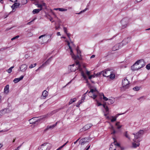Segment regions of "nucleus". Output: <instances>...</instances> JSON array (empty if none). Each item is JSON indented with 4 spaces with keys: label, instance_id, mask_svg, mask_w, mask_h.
Segmentation results:
<instances>
[{
    "label": "nucleus",
    "instance_id": "nucleus-1",
    "mask_svg": "<svg viewBox=\"0 0 150 150\" xmlns=\"http://www.w3.org/2000/svg\"><path fill=\"white\" fill-rule=\"evenodd\" d=\"M88 94L90 97L94 99H95L98 96H100V98H102V97L103 96V98L104 100L107 101L108 99V98L104 96L103 93H98L96 89H91L90 91L88 92Z\"/></svg>",
    "mask_w": 150,
    "mask_h": 150
},
{
    "label": "nucleus",
    "instance_id": "nucleus-2",
    "mask_svg": "<svg viewBox=\"0 0 150 150\" xmlns=\"http://www.w3.org/2000/svg\"><path fill=\"white\" fill-rule=\"evenodd\" d=\"M144 132L143 130H140L136 134L134 133H133V134L134 136V138L133 140L134 142L133 143V145L134 147H136L139 146V141L138 138L141 137L142 136Z\"/></svg>",
    "mask_w": 150,
    "mask_h": 150
},
{
    "label": "nucleus",
    "instance_id": "nucleus-3",
    "mask_svg": "<svg viewBox=\"0 0 150 150\" xmlns=\"http://www.w3.org/2000/svg\"><path fill=\"white\" fill-rule=\"evenodd\" d=\"M67 42V45L69 46V48L70 49V55H71L72 58L74 60H76L77 58L79 59H81V51L79 49H77V56H76L73 53L71 47L70 46V43L68 41H66Z\"/></svg>",
    "mask_w": 150,
    "mask_h": 150
},
{
    "label": "nucleus",
    "instance_id": "nucleus-4",
    "mask_svg": "<svg viewBox=\"0 0 150 150\" xmlns=\"http://www.w3.org/2000/svg\"><path fill=\"white\" fill-rule=\"evenodd\" d=\"M114 142L112 143L110 145V150H122V148L120 146V144L118 143L115 139L113 138Z\"/></svg>",
    "mask_w": 150,
    "mask_h": 150
},
{
    "label": "nucleus",
    "instance_id": "nucleus-5",
    "mask_svg": "<svg viewBox=\"0 0 150 150\" xmlns=\"http://www.w3.org/2000/svg\"><path fill=\"white\" fill-rule=\"evenodd\" d=\"M102 73V74L104 76L110 77L111 79H114L115 77V75L112 73V70H105L104 71L101 72Z\"/></svg>",
    "mask_w": 150,
    "mask_h": 150
},
{
    "label": "nucleus",
    "instance_id": "nucleus-6",
    "mask_svg": "<svg viewBox=\"0 0 150 150\" xmlns=\"http://www.w3.org/2000/svg\"><path fill=\"white\" fill-rule=\"evenodd\" d=\"M51 146L50 144L45 143L39 147L38 150H50Z\"/></svg>",
    "mask_w": 150,
    "mask_h": 150
},
{
    "label": "nucleus",
    "instance_id": "nucleus-7",
    "mask_svg": "<svg viewBox=\"0 0 150 150\" xmlns=\"http://www.w3.org/2000/svg\"><path fill=\"white\" fill-rule=\"evenodd\" d=\"M37 118V117H35L29 120L28 121L30 123V124H33L36 125H38L39 123L40 120V119H38Z\"/></svg>",
    "mask_w": 150,
    "mask_h": 150
},
{
    "label": "nucleus",
    "instance_id": "nucleus-8",
    "mask_svg": "<svg viewBox=\"0 0 150 150\" xmlns=\"http://www.w3.org/2000/svg\"><path fill=\"white\" fill-rule=\"evenodd\" d=\"M76 65L78 66V69H79V70L81 71V75L84 78V79L87 80V77L84 74L83 71L82 70V68H81V65L79 64V62H76Z\"/></svg>",
    "mask_w": 150,
    "mask_h": 150
},
{
    "label": "nucleus",
    "instance_id": "nucleus-9",
    "mask_svg": "<svg viewBox=\"0 0 150 150\" xmlns=\"http://www.w3.org/2000/svg\"><path fill=\"white\" fill-rule=\"evenodd\" d=\"M129 82L126 78H124L122 80V87L125 89H127L129 87Z\"/></svg>",
    "mask_w": 150,
    "mask_h": 150
},
{
    "label": "nucleus",
    "instance_id": "nucleus-10",
    "mask_svg": "<svg viewBox=\"0 0 150 150\" xmlns=\"http://www.w3.org/2000/svg\"><path fill=\"white\" fill-rule=\"evenodd\" d=\"M90 140L89 138H84L81 139L79 141V143L82 146L86 143H88Z\"/></svg>",
    "mask_w": 150,
    "mask_h": 150
},
{
    "label": "nucleus",
    "instance_id": "nucleus-11",
    "mask_svg": "<svg viewBox=\"0 0 150 150\" xmlns=\"http://www.w3.org/2000/svg\"><path fill=\"white\" fill-rule=\"evenodd\" d=\"M128 22V19L127 18L123 19L121 21V23L122 25L123 28H125L127 26Z\"/></svg>",
    "mask_w": 150,
    "mask_h": 150
},
{
    "label": "nucleus",
    "instance_id": "nucleus-12",
    "mask_svg": "<svg viewBox=\"0 0 150 150\" xmlns=\"http://www.w3.org/2000/svg\"><path fill=\"white\" fill-rule=\"evenodd\" d=\"M138 66L140 67V69L143 67L145 65V63L143 59H140L137 61Z\"/></svg>",
    "mask_w": 150,
    "mask_h": 150
},
{
    "label": "nucleus",
    "instance_id": "nucleus-13",
    "mask_svg": "<svg viewBox=\"0 0 150 150\" xmlns=\"http://www.w3.org/2000/svg\"><path fill=\"white\" fill-rule=\"evenodd\" d=\"M10 110L8 109L5 108L0 110V116L1 117L6 113H9Z\"/></svg>",
    "mask_w": 150,
    "mask_h": 150
},
{
    "label": "nucleus",
    "instance_id": "nucleus-14",
    "mask_svg": "<svg viewBox=\"0 0 150 150\" xmlns=\"http://www.w3.org/2000/svg\"><path fill=\"white\" fill-rule=\"evenodd\" d=\"M93 125L92 124H88L85 125L82 129H80V131L82 132L83 131L86 130L90 128Z\"/></svg>",
    "mask_w": 150,
    "mask_h": 150
},
{
    "label": "nucleus",
    "instance_id": "nucleus-15",
    "mask_svg": "<svg viewBox=\"0 0 150 150\" xmlns=\"http://www.w3.org/2000/svg\"><path fill=\"white\" fill-rule=\"evenodd\" d=\"M131 69L133 71H135L140 69V67L138 66L137 62H136L133 66H131Z\"/></svg>",
    "mask_w": 150,
    "mask_h": 150
},
{
    "label": "nucleus",
    "instance_id": "nucleus-16",
    "mask_svg": "<svg viewBox=\"0 0 150 150\" xmlns=\"http://www.w3.org/2000/svg\"><path fill=\"white\" fill-rule=\"evenodd\" d=\"M95 100L98 106L103 105V108L105 109L106 112H108L109 110L108 108V106L106 105L105 104H104L102 105L101 103L99 102L96 99H95Z\"/></svg>",
    "mask_w": 150,
    "mask_h": 150
},
{
    "label": "nucleus",
    "instance_id": "nucleus-17",
    "mask_svg": "<svg viewBox=\"0 0 150 150\" xmlns=\"http://www.w3.org/2000/svg\"><path fill=\"white\" fill-rule=\"evenodd\" d=\"M122 46V43H119L116 45L112 48L113 51H115L118 50L119 48L121 47Z\"/></svg>",
    "mask_w": 150,
    "mask_h": 150
},
{
    "label": "nucleus",
    "instance_id": "nucleus-18",
    "mask_svg": "<svg viewBox=\"0 0 150 150\" xmlns=\"http://www.w3.org/2000/svg\"><path fill=\"white\" fill-rule=\"evenodd\" d=\"M75 64L70 65L68 67L69 70L71 71H75L76 70V67Z\"/></svg>",
    "mask_w": 150,
    "mask_h": 150
},
{
    "label": "nucleus",
    "instance_id": "nucleus-19",
    "mask_svg": "<svg viewBox=\"0 0 150 150\" xmlns=\"http://www.w3.org/2000/svg\"><path fill=\"white\" fill-rule=\"evenodd\" d=\"M20 71L24 72H25L27 69V66L25 64H23L20 67Z\"/></svg>",
    "mask_w": 150,
    "mask_h": 150
},
{
    "label": "nucleus",
    "instance_id": "nucleus-20",
    "mask_svg": "<svg viewBox=\"0 0 150 150\" xmlns=\"http://www.w3.org/2000/svg\"><path fill=\"white\" fill-rule=\"evenodd\" d=\"M131 40V37L127 38L125 39L121 43L122 44L125 45L129 42Z\"/></svg>",
    "mask_w": 150,
    "mask_h": 150
},
{
    "label": "nucleus",
    "instance_id": "nucleus-21",
    "mask_svg": "<svg viewBox=\"0 0 150 150\" xmlns=\"http://www.w3.org/2000/svg\"><path fill=\"white\" fill-rule=\"evenodd\" d=\"M48 95V92L44 90L42 92V96L40 97L41 99H45L47 97Z\"/></svg>",
    "mask_w": 150,
    "mask_h": 150
},
{
    "label": "nucleus",
    "instance_id": "nucleus-22",
    "mask_svg": "<svg viewBox=\"0 0 150 150\" xmlns=\"http://www.w3.org/2000/svg\"><path fill=\"white\" fill-rule=\"evenodd\" d=\"M57 122H56L54 124L50 126H48L46 129H45V131H46L49 129H52L54 128L57 125Z\"/></svg>",
    "mask_w": 150,
    "mask_h": 150
},
{
    "label": "nucleus",
    "instance_id": "nucleus-23",
    "mask_svg": "<svg viewBox=\"0 0 150 150\" xmlns=\"http://www.w3.org/2000/svg\"><path fill=\"white\" fill-rule=\"evenodd\" d=\"M24 77V76H21L19 78H17L13 80V81L15 83H16L22 79Z\"/></svg>",
    "mask_w": 150,
    "mask_h": 150
},
{
    "label": "nucleus",
    "instance_id": "nucleus-24",
    "mask_svg": "<svg viewBox=\"0 0 150 150\" xmlns=\"http://www.w3.org/2000/svg\"><path fill=\"white\" fill-rule=\"evenodd\" d=\"M20 4L19 3H15L13 5L11 6L13 10L15 8H17L20 5Z\"/></svg>",
    "mask_w": 150,
    "mask_h": 150
},
{
    "label": "nucleus",
    "instance_id": "nucleus-25",
    "mask_svg": "<svg viewBox=\"0 0 150 150\" xmlns=\"http://www.w3.org/2000/svg\"><path fill=\"white\" fill-rule=\"evenodd\" d=\"M9 86L6 85L4 88V92L5 93L7 94L9 92Z\"/></svg>",
    "mask_w": 150,
    "mask_h": 150
},
{
    "label": "nucleus",
    "instance_id": "nucleus-26",
    "mask_svg": "<svg viewBox=\"0 0 150 150\" xmlns=\"http://www.w3.org/2000/svg\"><path fill=\"white\" fill-rule=\"evenodd\" d=\"M85 95H83L82 96L81 100L79 101V105H80L84 102V100L85 99Z\"/></svg>",
    "mask_w": 150,
    "mask_h": 150
},
{
    "label": "nucleus",
    "instance_id": "nucleus-27",
    "mask_svg": "<svg viewBox=\"0 0 150 150\" xmlns=\"http://www.w3.org/2000/svg\"><path fill=\"white\" fill-rule=\"evenodd\" d=\"M108 103L109 104H112L114 101V99L113 98H111V99H108Z\"/></svg>",
    "mask_w": 150,
    "mask_h": 150
},
{
    "label": "nucleus",
    "instance_id": "nucleus-28",
    "mask_svg": "<svg viewBox=\"0 0 150 150\" xmlns=\"http://www.w3.org/2000/svg\"><path fill=\"white\" fill-rule=\"evenodd\" d=\"M41 10V9H35L33 10V14H35L38 13Z\"/></svg>",
    "mask_w": 150,
    "mask_h": 150
},
{
    "label": "nucleus",
    "instance_id": "nucleus-29",
    "mask_svg": "<svg viewBox=\"0 0 150 150\" xmlns=\"http://www.w3.org/2000/svg\"><path fill=\"white\" fill-rule=\"evenodd\" d=\"M145 99V97L144 96H143L137 98V99L140 102H142Z\"/></svg>",
    "mask_w": 150,
    "mask_h": 150
},
{
    "label": "nucleus",
    "instance_id": "nucleus-30",
    "mask_svg": "<svg viewBox=\"0 0 150 150\" xmlns=\"http://www.w3.org/2000/svg\"><path fill=\"white\" fill-rule=\"evenodd\" d=\"M120 115V114H119V115H117L116 116H115V117L112 116V119L111 120V122H114L116 120L117 118V117L118 115Z\"/></svg>",
    "mask_w": 150,
    "mask_h": 150
},
{
    "label": "nucleus",
    "instance_id": "nucleus-31",
    "mask_svg": "<svg viewBox=\"0 0 150 150\" xmlns=\"http://www.w3.org/2000/svg\"><path fill=\"white\" fill-rule=\"evenodd\" d=\"M119 122H117L115 124V125L117 127V129H119L121 128L122 125L120 124Z\"/></svg>",
    "mask_w": 150,
    "mask_h": 150
},
{
    "label": "nucleus",
    "instance_id": "nucleus-32",
    "mask_svg": "<svg viewBox=\"0 0 150 150\" xmlns=\"http://www.w3.org/2000/svg\"><path fill=\"white\" fill-rule=\"evenodd\" d=\"M76 101V98H74L73 99H71L69 102V104H71L73 103Z\"/></svg>",
    "mask_w": 150,
    "mask_h": 150
},
{
    "label": "nucleus",
    "instance_id": "nucleus-33",
    "mask_svg": "<svg viewBox=\"0 0 150 150\" xmlns=\"http://www.w3.org/2000/svg\"><path fill=\"white\" fill-rule=\"evenodd\" d=\"M37 65L36 63H35L34 64H31L29 66V68L30 69H32L34 67H35Z\"/></svg>",
    "mask_w": 150,
    "mask_h": 150
},
{
    "label": "nucleus",
    "instance_id": "nucleus-34",
    "mask_svg": "<svg viewBox=\"0 0 150 150\" xmlns=\"http://www.w3.org/2000/svg\"><path fill=\"white\" fill-rule=\"evenodd\" d=\"M49 59H48L47 61L45 62L40 67H41V68H42L46 66L47 64H48L47 62L49 60Z\"/></svg>",
    "mask_w": 150,
    "mask_h": 150
},
{
    "label": "nucleus",
    "instance_id": "nucleus-35",
    "mask_svg": "<svg viewBox=\"0 0 150 150\" xmlns=\"http://www.w3.org/2000/svg\"><path fill=\"white\" fill-rule=\"evenodd\" d=\"M45 5V3H43V4H37V6L38 7L40 8V9H41V10L42 9V6L43 5Z\"/></svg>",
    "mask_w": 150,
    "mask_h": 150
},
{
    "label": "nucleus",
    "instance_id": "nucleus-36",
    "mask_svg": "<svg viewBox=\"0 0 150 150\" xmlns=\"http://www.w3.org/2000/svg\"><path fill=\"white\" fill-rule=\"evenodd\" d=\"M13 67H14L13 66L11 67L9 69H8L7 70V72L9 73H11L12 71V69L13 68Z\"/></svg>",
    "mask_w": 150,
    "mask_h": 150
},
{
    "label": "nucleus",
    "instance_id": "nucleus-37",
    "mask_svg": "<svg viewBox=\"0 0 150 150\" xmlns=\"http://www.w3.org/2000/svg\"><path fill=\"white\" fill-rule=\"evenodd\" d=\"M140 87L138 86H136L134 87L133 88V89L135 91H139L140 89Z\"/></svg>",
    "mask_w": 150,
    "mask_h": 150
},
{
    "label": "nucleus",
    "instance_id": "nucleus-38",
    "mask_svg": "<svg viewBox=\"0 0 150 150\" xmlns=\"http://www.w3.org/2000/svg\"><path fill=\"white\" fill-rule=\"evenodd\" d=\"M124 135L127 138H128L129 139H130V137L128 135V134H127V132L126 131L125 133H124Z\"/></svg>",
    "mask_w": 150,
    "mask_h": 150
},
{
    "label": "nucleus",
    "instance_id": "nucleus-39",
    "mask_svg": "<svg viewBox=\"0 0 150 150\" xmlns=\"http://www.w3.org/2000/svg\"><path fill=\"white\" fill-rule=\"evenodd\" d=\"M67 9L62 8H59V11H67Z\"/></svg>",
    "mask_w": 150,
    "mask_h": 150
},
{
    "label": "nucleus",
    "instance_id": "nucleus-40",
    "mask_svg": "<svg viewBox=\"0 0 150 150\" xmlns=\"http://www.w3.org/2000/svg\"><path fill=\"white\" fill-rule=\"evenodd\" d=\"M146 68L148 70L150 69V63L147 64L146 67Z\"/></svg>",
    "mask_w": 150,
    "mask_h": 150
},
{
    "label": "nucleus",
    "instance_id": "nucleus-41",
    "mask_svg": "<svg viewBox=\"0 0 150 150\" xmlns=\"http://www.w3.org/2000/svg\"><path fill=\"white\" fill-rule=\"evenodd\" d=\"M8 47H3L0 49V51H3L4 50H6Z\"/></svg>",
    "mask_w": 150,
    "mask_h": 150
},
{
    "label": "nucleus",
    "instance_id": "nucleus-42",
    "mask_svg": "<svg viewBox=\"0 0 150 150\" xmlns=\"http://www.w3.org/2000/svg\"><path fill=\"white\" fill-rule=\"evenodd\" d=\"M87 9H88V8H85L83 10L81 11L78 14H81V13H82L83 12H84L86 11Z\"/></svg>",
    "mask_w": 150,
    "mask_h": 150
},
{
    "label": "nucleus",
    "instance_id": "nucleus-43",
    "mask_svg": "<svg viewBox=\"0 0 150 150\" xmlns=\"http://www.w3.org/2000/svg\"><path fill=\"white\" fill-rule=\"evenodd\" d=\"M19 37V36L18 35H17L16 37H15L12 38H11V40H15V39H17Z\"/></svg>",
    "mask_w": 150,
    "mask_h": 150
},
{
    "label": "nucleus",
    "instance_id": "nucleus-44",
    "mask_svg": "<svg viewBox=\"0 0 150 150\" xmlns=\"http://www.w3.org/2000/svg\"><path fill=\"white\" fill-rule=\"evenodd\" d=\"M46 36V35H42L40 36L39 37V38L40 39L41 38H43L44 37V39H45V37Z\"/></svg>",
    "mask_w": 150,
    "mask_h": 150
},
{
    "label": "nucleus",
    "instance_id": "nucleus-45",
    "mask_svg": "<svg viewBox=\"0 0 150 150\" xmlns=\"http://www.w3.org/2000/svg\"><path fill=\"white\" fill-rule=\"evenodd\" d=\"M95 77V76L94 75H92L90 76H89V79H91L94 78Z\"/></svg>",
    "mask_w": 150,
    "mask_h": 150
},
{
    "label": "nucleus",
    "instance_id": "nucleus-46",
    "mask_svg": "<svg viewBox=\"0 0 150 150\" xmlns=\"http://www.w3.org/2000/svg\"><path fill=\"white\" fill-rule=\"evenodd\" d=\"M64 30L65 33L66 34L67 33V29L66 28L64 27Z\"/></svg>",
    "mask_w": 150,
    "mask_h": 150
},
{
    "label": "nucleus",
    "instance_id": "nucleus-47",
    "mask_svg": "<svg viewBox=\"0 0 150 150\" xmlns=\"http://www.w3.org/2000/svg\"><path fill=\"white\" fill-rule=\"evenodd\" d=\"M68 141H67L64 144H63L62 146H60V148H63V147L68 143Z\"/></svg>",
    "mask_w": 150,
    "mask_h": 150
},
{
    "label": "nucleus",
    "instance_id": "nucleus-48",
    "mask_svg": "<svg viewBox=\"0 0 150 150\" xmlns=\"http://www.w3.org/2000/svg\"><path fill=\"white\" fill-rule=\"evenodd\" d=\"M112 132L111 133V134H114L116 133V131L115 129H114V130H112Z\"/></svg>",
    "mask_w": 150,
    "mask_h": 150
},
{
    "label": "nucleus",
    "instance_id": "nucleus-49",
    "mask_svg": "<svg viewBox=\"0 0 150 150\" xmlns=\"http://www.w3.org/2000/svg\"><path fill=\"white\" fill-rule=\"evenodd\" d=\"M86 74L88 75V76H89L90 74V72L89 71H86Z\"/></svg>",
    "mask_w": 150,
    "mask_h": 150
},
{
    "label": "nucleus",
    "instance_id": "nucleus-50",
    "mask_svg": "<svg viewBox=\"0 0 150 150\" xmlns=\"http://www.w3.org/2000/svg\"><path fill=\"white\" fill-rule=\"evenodd\" d=\"M102 74V73H101V72H99V73H98L96 75L97 76H99V75H100V74Z\"/></svg>",
    "mask_w": 150,
    "mask_h": 150
},
{
    "label": "nucleus",
    "instance_id": "nucleus-51",
    "mask_svg": "<svg viewBox=\"0 0 150 150\" xmlns=\"http://www.w3.org/2000/svg\"><path fill=\"white\" fill-rule=\"evenodd\" d=\"M67 36L68 37V38H69V39L70 38V34H69V33H66Z\"/></svg>",
    "mask_w": 150,
    "mask_h": 150
},
{
    "label": "nucleus",
    "instance_id": "nucleus-52",
    "mask_svg": "<svg viewBox=\"0 0 150 150\" xmlns=\"http://www.w3.org/2000/svg\"><path fill=\"white\" fill-rule=\"evenodd\" d=\"M110 129H111V130H114V127L112 126H111V127H110Z\"/></svg>",
    "mask_w": 150,
    "mask_h": 150
},
{
    "label": "nucleus",
    "instance_id": "nucleus-53",
    "mask_svg": "<svg viewBox=\"0 0 150 150\" xmlns=\"http://www.w3.org/2000/svg\"><path fill=\"white\" fill-rule=\"evenodd\" d=\"M72 80H71L70 82H69V83H68L67 84H66V86H65L64 87H65L67 85H68L69 84H70V83H71V81H72Z\"/></svg>",
    "mask_w": 150,
    "mask_h": 150
},
{
    "label": "nucleus",
    "instance_id": "nucleus-54",
    "mask_svg": "<svg viewBox=\"0 0 150 150\" xmlns=\"http://www.w3.org/2000/svg\"><path fill=\"white\" fill-rule=\"evenodd\" d=\"M57 35L58 36V35H61V34H60V33L59 32H57Z\"/></svg>",
    "mask_w": 150,
    "mask_h": 150
},
{
    "label": "nucleus",
    "instance_id": "nucleus-55",
    "mask_svg": "<svg viewBox=\"0 0 150 150\" xmlns=\"http://www.w3.org/2000/svg\"><path fill=\"white\" fill-rule=\"evenodd\" d=\"M17 0H10V1L12 2H15Z\"/></svg>",
    "mask_w": 150,
    "mask_h": 150
},
{
    "label": "nucleus",
    "instance_id": "nucleus-56",
    "mask_svg": "<svg viewBox=\"0 0 150 150\" xmlns=\"http://www.w3.org/2000/svg\"><path fill=\"white\" fill-rule=\"evenodd\" d=\"M80 138L78 139L77 140H76L75 142H74V144H75L76 143L78 142V141H79Z\"/></svg>",
    "mask_w": 150,
    "mask_h": 150
},
{
    "label": "nucleus",
    "instance_id": "nucleus-57",
    "mask_svg": "<svg viewBox=\"0 0 150 150\" xmlns=\"http://www.w3.org/2000/svg\"><path fill=\"white\" fill-rule=\"evenodd\" d=\"M95 57V55H93L91 56V58H94Z\"/></svg>",
    "mask_w": 150,
    "mask_h": 150
},
{
    "label": "nucleus",
    "instance_id": "nucleus-58",
    "mask_svg": "<svg viewBox=\"0 0 150 150\" xmlns=\"http://www.w3.org/2000/svg\"><path fill=\"white\" fill-rule=\"evenodd\" d=\"M59 8H54V10H59Z\"/></svg>",
    "mask_w": 150,
    "mask_h": 150
},
{
    "label": "nucleus",
    "instance_id": "nucleus-59",
    "mask_svg": "<svg viewBox=\"0 0 150 150\" xmlns=\"http://www.w3.org/2000/svg\"><path fill=\"white\" fill-rule=\"evenodd\" d=\"M42 68L41 67H40L37 70H36V71H38V70H39L40 68Z\"/></svg>",
    "mask_w": 150,
    "mask_h": 150
},
{
    "label": "nucleus",
    "instance_id": "nucleus-60",
    "mask_svg": "<svg viewBox=\"0 0 150 150\" xmlns=\"http://www.w3.org/2000/svg\"><path fill=\"white\" fill-rule=\"evenodd\" d=\"M62 148H60V147L58 149H57L56 150H60L61 149H62Z\"/></svg>",
    "mask_w": 150,
    "mask_h": 150
},
{
    "label": "nucleus",
    "instance_id": "nucleus-61",
    "mask_svg": "<svg viewBox=\"0 0 150 150\" xmlns=\"http://www.w3.org/2000/svg\"><path fill=\"white\" fill-rule=\"evenodd\" d=\"M142 0H136V1L137 2H140Z\"/></svg>",
    "mask_w": 150,
    "mask_h": 150
},
{
    "label": "nucleus",
    "instance_id": "nucleus-62",
    "mask_svg": "<svg viewBox=\"0 0 150 150\" xmlns=\"http://www.w3.org/2000/svg\"><path fill=\"white\" fill-rule=\"evenodd\" d=\"M79 105V102H78V103L77 104V105H76V106L77 107H79V105Z\"/></svg>",
    "mask_w": 150,
    "mask_h": 150
},
{
    "label": "nucleus",
    "instance_id": "nucleus-63",
    "mask_svg": "<svg viewBox=\"0 0 150 150\" xmlns=\"http://www.w3.org/2000/svg\"><path fill=\"white\" fill-rule=\"evenodd\" d=\"M0 2L2 4L3 3V0H0Z\"/></svg>",
    "mask_w": 150,
    "mask_h": 150
},
{
    "label": "nucleus",
    "instance_id": "nucleus-64",
    "mask_svg": "<svg viewBox=\"0 0 150 150\" xmlns=\"http://www.w3.org/2000/svg\"><path fill=\"white\" fill-rule=\"evenodd\" d=\"M150 30V28L146 29V30Z\"/></svg>",
    "mask_w": 150,
    "mask_h": 150
}]
</instances>
